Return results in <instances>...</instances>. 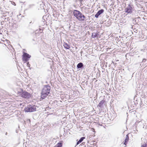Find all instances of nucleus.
Returning <instances> with one entry per match:
<instances>
[{
	"mask_svg": "<svg viewBox=\"0 0 147 147\" xmlns=\"http://www.w3.org/2000/svg\"><path fill=\"white\" fill-rule=\"evenodd\" d=\"M125 13H131L133 11V8L130 6V4L128 5V6L125 9Z\"/></svg>",
	"mask_w": 147,
	"mask_h": 147,
	"instance_id": "nucleus-6",
	"label": "nucleus"
},
{
	"mask_svg": "<svg viewBox=\"0 0 147 147\" xmlns=\"http://www.w3.org/2000/svg\"><path fill=\"white\" fill-rule=\"evenodd\" d=\"M13 3H13V4H15V3L14 2H13Z\"/></svg>",
	"mask_w": 147,
	"mask_h": 147,
	"instance_id": "nucleus-23",
	"label": "nucleus"
},
{
	"mask_svg": "<svg viewBox=\"0 0 147 147\" xmlns=\"http://www.w3.org/2000/svg\"><path fill=\"white\" fill-rule=\"evenodd\" d=\"M13 3H13V4H15V3L14 2H13Z\"/></svg>",
	"mask_w": 147,
	"mask_h": 147,
	"instance_id": "nucleus-22",
	"label": "nucleus"
},
{
	"mask_svg": "<svg viewBox=\"0 0 147 147\" xmlns=\"http://www.w3.org/2000/svg\"><path fill=\"white\" fill-rule=\"evenodd\" d=\"M104 11V10L103 9H101L100 10L98 11L97 13L95 14V18H98L99 16L102 13H103Z\"/></svg>",
	"mask_w": 147,
	"mask_h": 147,
	"instance_id": "nucleus-7",
	"label": "nucleus"
},
{
	"mask_svg": "<svg viewBox=\"0 0 147 147\" xmlns=\"http://www.w3.org/2000/svg\"><path fill=\"white\" fill-rule=\"evenodd\" d=\"M19 94L21 97L26 99L30 98L31 96V95L30 93L24 91L22 89L21 91L19 92Z\"/></svg>",
	"mask_w": 147,
	"mask_h": 147,
	"instance_id": "nucleus-3",
	"label": "nucleus"
},
{
	"mask_svg": "<svg viewBox=\"0 0 147 147\" xmlns=\"http://www.w3.org/2000/svg\"><path fill=\"white\" fill-rule=\"evenodd\" d=\"M36 108L35 105H29L24 108L25 112H32L36 111Z\"/></svg>",
	"mask_w": 147,
	"mask_h": 147,
	"instance_id": "nucleus-4",
	"label": "nucleus"
},
{
	"mask_svg": "<svg viewBox=\"0 0 147 147\" xmlns=\"http://www.w3.org/2000/svg\"><path fill=\"white\" fill-rule=\"evenodd\" d=\"M29 6L30 7H31V5H30Z\"/></svg>",
	"mask_w": 147,
	"mask_h": 147,
	"instance_id": "nucleus-26",
	"label": "nucleus"
},
{
	"mask_svg": "<svg viewBox=\"0 0 147 147\" xmlns=\"http://www.w3.org/2000/svg\"><path fill=\"white\" fill-rule=\"evenodd\" d=\"M29 6L30 7H31V5H30Z\"/></svg>",
	"mask_w": 147,
	"mask_h": 147,
	"instance_id": "nucleus-27",
	"label": "nucleus"
},
{
	"mask_svg": "<svg viewBox=\"0 0 147 147\" xmlns=\"http://www.w3.org/2000/svg\"><path fill=\"white\" fill-rule=\"evenodd\" d=\"M32 40H33V41H35V40H34V39H32Z\"/></svg>",
	"mask_w": 147,
	"mask_h": 147,
	"instance_id": "nucleus-21",
	"label": "nucleus"
},
{
	"mask_svg": "<svg viewBox=\"0 0 147 147\" xmlns=\"http://www.w3.org/2000/svg\"><path fill=\"white\" fill-rule=\"evenodd\" d=\"M146 59H143V60H142V62H145V61H146Z\"/></svg>",
	"mask_w": 147,
	"mask_h": 147,
	"instance_id": "nucleus-18",
	"label": "nucleus"
},
{
	"mask_svg": "<svg viewBox=\"0 0 147 147\" xmlns=\"http://www.w3.org/2000/svg\"><path fill=\"white\" fill-rule=\"evenodd\" d=\"M7 134H8L7 133V132H6V134H5V135H7Z\"/></svg>",
	"mask_w": 147,
	"mask_h": 147,
	"instance_id": "nucleus-20",
	"label": "nucleus"
},
{
	"mask_svg": "<svg viewBox=\"0 0 147 147\" xmlns=\"http://www.w3.org/2000/svg\"><path fill=\"white\" fill-rule=\"evenodd\" d=\"M77 67L78 69L81 68L82 69L84 68V65L82 63L80 62L78 63L77 65Z\"/></svg>",
	"mask_w": 147,
	"mask_h": 147,
	"instance_id": "nucleus-8",
	"label": "nucleus"
},
{
	"mask_svg": "<svg viewBox=\"0 0 147 147\" xmlns=\"http://www.w3.org/2000/svg\"><path fill=\"white\" fill-rule=\"evenodd\" d=\"M51 86L49 85H45L42 90L41 98L43 99L45 98L50 93Z\"/></svg>",
	"mask_w": 147,
	"mask_h": 147,
	"instance_id": "nucleus-1",
	"label": "nucleus"
},
{
	"mask_svg": "<svg viewBox=\"0 0 147 147\" xmlns=\"http://www.w3.org/2000/svg\"><path fill=\"white\" fill-rule=\"evenodd\" d=\"M129 139V137L128 134H127L126 135V136L125 139V142L124 143V144L125 145H126L127 144V142L128 141Z\"/></svg>",
	"mask_w": 147,
	"mask_h": 147,
	"instance_id": "nucleus-12",
	"label": "nucleus"
},
{
	"mask_svg": "<svg viewBox=\"0 0 147 147\" xmlns=\"http://www.w3.org/2000/svg\"><path fill=\"white\" fill-rule=\"evenodd\" d=\"M62 143L61 142H59L54 147H62Z\"/></svg>",
	"mask_w": 147,
	"mask_h": 147,
	"instance_id": "nucleus-14",
	"label": "nucleus"
},
{
	"mask_svg": "<svg viewBox=\"0 0 147 147\" xmlns=\"http://www.w3.org/2000/svg\"><path fill=\"white\" fill-rule=\"evenodd\" d=\"M64 47L66 49H69L70 47V46L67 43L64 42L63 44Z\"/></svg>",
	"mask_w": 147,
	"mask_h": 147,
	"instance_id": "nucleus-11",
	"label": "nucleus"
},
{
	"mask_svg": "<svg viewBox=\"0 0 147 147\" xmlns=\"http://www.w3.org/2000/svg\"><path fill=\"white\" fill-rule=\"evenodd\" d=\"M27 66L29 67V68H30V64L29 63V62H28L27 63Z\"/></svg>",
	"mask_w": 147,
	"mask_h": 147,
	"instance_id": "nucleus-15",
	"label": "nucleus"
},
{
	"mask_svg": "<svg viewBox=\"0 0 147 147\" xmlns=\"http://www.w3.org/2000/svg\"><path fill=\"white\" fill-rule=\"evenodd\" d=\"M105 102V101L104 100H101L98 105L97 107L102 108Z\"/></svg>",
	"mask_w": 147,
	"mask_h": 147,
	"instance_id": "nucleus-9",
	"label": "nucleus"
},
{
	"mask_svg": "<svg viewBox=\"0 0 147 147\" xmlns=\"http://www.w3.org/2000/svg\"><path fill=\"white\" fill-rule=\"evenodd\" d=\"M74 16L79 20L80 21L86 20V17L79 11L74 10L73 11Z\"/></svg>",
	"mask_w": 147,
	"mask_h": 147,
	"instance_id": "nucleus-2",
	"label": "nucleus"
},
{
	"mask_svg": "<svg viewBox=\"0 0 147 147\" xmlns=\"http://www.w3.org/2000/svg\"><path fill=\"white\" fill-rule=\"evenodd\" d=\"M46 16H43V17H42V18H43V20H44V21H45V18H46Z\"/></svg>",
	"mask_w": 147,
	"mask_h": 147,
	"instance_id": "nucleus-17",
	"label": "nucleus"
},
{
	"mask_svg": "<svg viewBox=\"0 0 147 147\" xmlns=\"http://www.w3.org/2000/svg\"><path fill=\"white\" fill-rule=\"evenodd\" d=\"M31 57V56L26 53H24L22 55V60L23 61L26 62L28 61L29 58Z\"/></svg>",
	"mask_w": 147,
	"mask_h": 147,
	"instance_id": "nucleus-5",
	"label": "nucleus"
},
{
	"mask_svg": "<svg viewBox=\"0 0 147 147\" xmlns=\"http://www.w3.org/2000/svg\"><path fill=\"white\" fill-rule=\"evenodd\" d=\"M99 35L98 33L93 32L92 33V37L93 38H98Z\"/></svg>",
	"mask_w": 147,
	"mask_h": 147,
	"instance_id": "nucleus-10",
	"label": "nucleus"
},
{
	"mask_svg": "<svg viewBox=\"0 0 147 147\" xmlns=\"http://www.w3.org/2000/svg\"><path fill=\"white\" fill-rule=\"evenodd\" d=\"M85 138L84 137H81L80 139L77 142V144H79L81 142H82L83 140H84V139Z\"/></svg>",
	"mask_w": 147,
	"mask_h": 147,
	"instance_id": "nucleus-13",
	"label": "nucleus"
},
{
	"mask_svg": "<svg viewBox=\"0 0 147 147\" xmlns=\"http://www.w3.org/2000/svg\"><path fill=\"white\" fill-rule=\"evenodd\" d=\"M80 53L82 54V51H81L80 52Z\"/></svg>",
	"mask_w": 147,
	"mask_h": 147,
	"instance_id": "nucleus-19",
	"label": "nucleus"
},
{
	"mask_svg": "<svg viewBox=\"0 0 147 147\" xmlns=\"http://www.w3.org/2000/svg\"><path fill=\"white\" fill-rule=\"evenodd\" d=\"M0 34H2V33L0 32Z\"/></svg>",
	"mask_w": 147,
	"mask_h": 147,
	"instance_id": "nucleus-25",
	"label": "nucleus"
},
{
	"mask_svg": "<svg viewBox=\"0 0 147 147\" xmlns=\"http://www.w3.org/2000/svg\"><path fill=\"white\" fill-rule=\"evenodd\" d=\"M41 30V29H39V30Z\"/></svg>",
	"mask_w": 147,
	"mask_h": 147,
	"instance_id": "nucleus-24",
	"label": "nucleus"
},
{
	"mask_svg": "<svg viewBox=\"0 0 147 147\" xmlns=\"http://www.w3.org/2000/svg\"><path fill=\"white\" fill-rule=\"evenodd\" d=\"M146 144H143L141 146V147H146Z\"/></svg>",
	"mask_w": 147,
	"mask_h": 147,
	"instance_id": "nucleus-16",
	"label": "nucleus"
}]
</instances>
